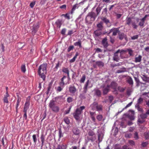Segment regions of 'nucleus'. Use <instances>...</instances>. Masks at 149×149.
Returning <instances> with one entry per match:
<instances>
[{"label": "nucleus", "mask_w": 149, "mask_h": 149, "mask_svg": "<svg viewBox=\"0 0 149 149\" xmlns=\"http://www.w3.org/2000/svg\"><path fill=\"white\" fill-rule=\"evenodd\" d=\"M102 7L101 5H99L96 9V14L93 11L89 12L85 19L86 23L88 24H92L95 20L97 16L99 14Z\"/></svg>", "instance_id": "obj_1"}, {"label": "nucleus", "mask_w": 149, "mask_h": 149, "mask_svg": "<svg viewBox=\"0 0 149 149\" xmlns=\"http://www.w3.org/2000/svg\"><path fill=\"white\" fill-rule=\"evenodd\" d=\"M47 64H43L40 65L38 68V74L43 80H45V75L47 73Z\"/></svg>", "instance_id": "obj_2"}, {"label": "nucleus", "mask_w": 149, "mask_h": 149, "mask_svg": "<svg viewBox=\"0 0 149 149\" xmlns=\"http://www.w3.org/2000/svg\"><path fill=\"white\" fill-rule=\"evenodd\" d=\"M85 108L84 106H83L77 108L75 112L73 113L74 118L77 120H79L80 118V116L82 111Z\"/></svg>", "instance_id": "obj_3"}, {"label": "nucleus", "mask_w": 149, "mask_h": 149, "mask_svg": "<svg viewBox=\"0 0 149 149\" xmlns=\"http://www.w3.org/2000/svg\"><path fill=\"white\" fill-rule=\"evenodd\" d=\"M87 139L88 141H94L96 139V136L95 133L92 131H90L88 132Z\"/></svg>", "instance_id": "obj_4"}, {"label": "nucleus", "mask_w": 149, "mask_h": 149, "mask_svg": "<svg viewBox=\"0 0 149 149\" xmlns=\"http://www.w3.org/2000/svg\"><path fill=\"white\" fill-rule=\"evenodd\" d=\"M147 115L146 114L143 113L141 114L138 118V123L141 124L143 123L145 121V119L147 117Z\"/></svg>", "instance_id": "obj_5"}, {"label": "nucleus", "mask_w": 149, "mask_h": 149, "mask_svg": "<svg viewBox=\"0 0 149 149\" xmlns=\"http://www.w3.org/2000/svg\"><path fill=\"white\" fill-rule=\"evenodd\" d=\"M119 28H113L110 30V32H112V35L114 36H116L117 33H118L120 32V31H119Z\"/></svg>", "instance_id": "obj_6"}, {"label": "nucleus", "mask_w": 149, "mask_h": 149, "mask_svg": "<svg viewBox=\"0 0 149 149\" xmlns=\"http://www.w3.org/2000/svg\"><path fill=\"white\" fill-rule=\"evenodd\" d=\"M66 78V76H64L61 79V82L59 83L60 86L63 88L65 84H67L66 81H64V79Z\"/></svg>", "instance_id": "obj_7"}, {"label": "nucleus", "mask_w": 149, "mask_h": 149, "mask_svg": "<svg viewBox=\"0 0 149 149\" xmlns=\"http://www.w3.org/2000/svg\"><path fill=\"white\" fill-rule=\"evenodd\" d=\"M69 91L72 95H74L77 91V89L74 86H70L69 87Z\"/></svg>", "instance_id": "obj_8"}, {"label": "nucleus", "mask_w": 149, "mask_h": 149, "mask_svg": "<svg viewBox=\"0 0 149 149\" xmlns=\"http://www.w3.org/2000/svg\"><path fill=\"white\" fill-rule=\"evenodd\" d=\"M72 131L74 134L75 135H79L80 134V130L77 127H74L72 130Z\"/></svg>", "instance_id": "obj_9"}, {"label": "nucleus", "mask_w": 149, "mask_h": 149, "mask_svg": "<svg viewBox=\"0 0 149 149\" xmlns=\"http://www.w3.org/2000/svg\"><path fill=\"white\" fill-rule=\"evenodd\" d=\"M56 102L53 100H51L49 103V106L51 109L56 106Z\"/></svg>", "instance_id": "obj_10"}, {"label": "nucleus", "mask_w": 149, "mask_h": 149, "mask_svg": "<svg viewBox=\"0 0 149 149\" xmlns=\"http://www.w3.org/2000/svg\"><path fill=\"white\" fill-rule=\"evenodd\" d=\"M89 80H88L86 82V83L84 85V93H86L87 92V88L88 87V86L89 85Z\"/></svg>", "instance_id": "obj_11"}, {"label": "nucleus", "mask_w": 149, "mask_h": 149, "mask_svg": "<svg viewBox=\"0 0 149 149\" xmlns=\"http://www.w3.org/2000/svg\"><path fill=\"white\" fill-rule=\"evenodd\" d=\"M29 102H27L25 103L24 108L23 112H24L26 113L27 110L29 109Z\"/></svg>", "instance_id": "obj_12"}, {"label": "nucleus", "mask_w": 149, "mask_h": 149, "mask_svg": "<svg viewBox=\"0 0 149 149\" xmlns=\"http://www.w3.org/2000/svg\"><path fill=\"white\" fill-rule=\"evenodd\" d=\"M39 28V26L38 25H33L32 29V33L33 34H35L37 31L38 29Z\"/></svg>", "instance_id": "obj_13"}, {"label": "nucleus", "mask_w": 149, "mask_h": 149, "mask_svg": "<svg viewBox=\"0 0 149 149\" xmlns=\"http://www.w3.org/2000/svg\"><path fill=\"white\" fill-rule=\"evenodd\" d=\"M109 85H108L107 87L104 88L103 86V94H107L109 91Z\"/></svg>", "instance_id": "obj_14"}, {"label": "nucleus", "mask_w": 149, "mask_h": 149, "mask_svg": "<svg viewBox=\"0 0 149 149\" xmlns=\"http://www.w3.org/2000/svg\"><path fill=\"white\" fill-rule=\"evenodd\" d=\"M117 86V84L114 81L112 82L110 86V87H111L112 89L115 90L116 89Z\"/></svg>", "instance_id": "obj_15"}, {"label": "nucleus", "mask_w": 149, "mask_h": 149, "mask_svg": "<svg viewBox=\"0 0 149 149\" xmlns=\"http://www.w3.org/2000/svg\"><path fill=\"white\" fill-rule=\"evenodd\" d=\"M62 71L67 74L68 78V79L70 78V76H69V71L68 69L67 68H63L62 70Z\"/></svg>", "instance_id": "obj_16"}, {"label": "nucleus", "mask_w": 149, "mask_h": 149, "mask_svg": "<svg viewBox=\"0 0 149 149\" xmlns=\"http://www.w3.org/2000/svg\"><path fill=\"white\" fill-rule=\"evenodd\" d=\"M74 44L75 46H79V48L82 47L81 41L80 39H79L78 41L74 43Z\"/></svg>", "instance_id": "obj_17"}, {"label": "nucleus", "mask_w": 149, "mask_h": 149, "mask_svg": "<svg viewBox=\"0 0 149 149\" xmlns=\"http://www.w3.org/2000/svg\"><path fill=\"white\" fill-rule=\"evenodd\" d=\"M102 30L101 29H98L94 32L95 35L97 36H99L102 34Z\"/></svg>", "instance_id": "obj_18"}, {"label": "nucleus", "mask_w": 149, "mask_h": 149, "mask_svg": "<svg viewBox=\"0 0 149 149\" xmlns=\"http://www.w3.org/2000/svg\"><path fill=\"white\" fill-rule=\"evenodd\" d=\"M97 102H94L91 105L90 107L91 108V109L93 110H95L96 109L97 107Z\"/></svg>", "instance_id": "obj_19"}, {"label": "nucleus", "mask_w": 149, "mask_h": 149, "mask_svg": "<svg viewBox=\"0 0 149 149\" xmlns=\"http://www.w3.org/2000/svg\"><path fill=\"white\" fill-rule=\"evenodd\" d=\"M118 38L120 40H122L125 37V34L123 33L119 32L118 33Z\"/></svg>", "instance_id": "obj_20"}, {"label": "nucleus", "mask_w": 149, "mask_h": 149, "mask_svg": "<svg viewBox=\"0 0 149 149\" xmlns=\"http://www.w3.org/2000/svg\"><path fill=\"white\" fill-rule=\"evenodd\" d=\"M103 22H104L106 24L107 26L109 27L110 26L111 24L109 22V20L108 19L106 18H103Z\"/></svg>", "instance_id": "obj_21"}, {"label": "nucleus", "mask_w": 149, "mask_h": 149, "mask_svg": "<svg viewBox=\"0 0 149 149\" xmlns=\"http://www.w3.org/2000/svg\"><path fill=\"white\" fill-rule=\"evenodd\" d=\"M142 56L139 55L138 57H136L135 58V62L136 63L140 62L141 61Z\"/></svg>", "instance_id": "obj_22"}, {"label": "nucleus", "mask_w": 149, "mask_h": 149, "mask_svg": "<svg viewBox=\"0 0 149 149\" xmlns=\"http://www.w3.org/2000/svg\"><path fill=\"white\" fill-rule=\"evenodd\" d=\"M132 21L131 17H127L126 19V24L128 25H130L132 23Z\"/></svg>", "instance_id": "obj_23"}, {"label": "nucleus", "mask_w": 149, "mask_h": 149, "mask_svg": "<svg viewBox=\"0 0 149 149\" xmlns=\"http://www.w3.org/2000/svg\"><path fill=\"white\" fill-rule=\"evenodd\" d=\"M127 82L130 85L132 86L133 85V80L132 78L130 77H129L127 78Z\"/></svg>", "instance_id": "obj_24"}, {"label": "nucleus", "mask_w": 149, "mask_h": 149, "mask_svg": "<svg viewBox=\"0 0 149 149\" xmlns=\"http://www.w3.org/2000/svg\"><path fill=\"white\" fill-rule=\"evenodd\" d=\"M107 39L105 38L103 39V46L105 47H106L108 46V44L107 42Z\"/></svg>", "instance_id": "obj_25"}, {"label": "nucleus", "mask_w": 149, "mask_h": 149, "mask_svg": "<svg viewBox=\"0 0 149 149\" xmlns=\"http://www.w3.org/2000/svg\"><path fill=\"white\" fill-rule=\"evenodd\" d=\"M52 111L55 112H58L59 111V108L57 106H56V107H53V108L51 109Z\"/></svg>", "instance_id": "obj_26"}, {"label": "nucleus", "mask_w": 149, "mask_h": 149, "mask_svg": "<svg viewBox=\"0 0 149 149\" xmlns=\"http://www.w3.org/2000/svg\"><path fill=\"white\" fill-rule=\"evenodd\" d=\"M56 24L57 27H58L59 28H60L62 24L61 21L59 19L56 22Z\"/></svg>", "instance_id": "obj_27"}, {"label": "nucleus", "mask_w": 149, "mask_h": 149, "mask_svg": "<svg viewBox=\"0 0 149 149\" xmlns=\"http://www.w3.org/2000/svg\"><path fill=\"white\" fill-rule=\"evenodd\" d=\"M97 26L98 29L102 30V22H101L97 24Z\"/></svg>", "instance_id": "obj_28"}, {"label": "nucleus", "mask_w": 149, "mask_h": 149, "mask_svg": "<svg viewBox=\"0 0 149 149\" xmlns=\"http://www.w3.org/2000/svg\"><path fill=\"white\" fill-rule=\"evenodd\" d=\"M131 24L133 26V28L134 29H136L137 28L138 26L136 24L135 21H132Z\"/></svg>", "instance_id": "obj_29"}, {"label": "nucleus", "mask_w": 149, "mask_h": 149, "mask_svg": "<svg viewBox=\"0 0 149 149\" xmlns=\"http://www.w3.org/2000/svg\"><path fill=\"white\" fill-rule=\"evenodd\" d=\"M64 122L67 125H69L70 123V121L68 118L67 117H65L64 119Z\"/></svg>", "instance_id": "obj_30"}, {"label": "nucleus", "mask_w": 149, "mask_h": 149, "mask_svg": "<svg viewBox=\"0 0 149 149\" xmlns=\"http://www.w3.org/2000/svg\"><path fill=\"white\" fill-rule=\"evenodd\" d=\"M134 139L136 140L138 139L139 138L138 133V132H136L134 133Z\"/></svg>", "instance_id": "obj_31"}, {"label": "nucleus", "mask_w": 149, "mask_h": 149, "mask_svg": "<svg viewBox=\"0 0 149 149\" xmlns=\"http://www.w3.org/2000/svg\"><path fill=\"white\" fill-rule=\"evenodd\" d=\"M127 51L128 52L130 56H132L133 55V52L130 49H127Z\"/></svg>", "instance_id": "obj_32"}, {"label": "nucleus", "mask_w": 149, "mask_h": 149, "mask_svg": "<svg viewBox=\"0 0 149 149\" xmlns=\"http://www.w3.org/2000/svg\"><path fill=\"white\" fill-rule=\"evenodd\" d=\"M143 99L141 97H140L138 100L136 105H139L141 103L143 102Z\"/></svg>", "instance_id": "obj_33"}, {"label": "nucleus", "mask_w": 149, "mask_h": 149, "mask_svg": "<svg viewBox=\"0 0 149 149\" xmlns=\"http://www.w3.org/2000/svg\"><path fill=\"white\" fill-rule=\"evenodd\" d=\"M95 94L98 96L101 95V92L98 89H96L95 90Z\"/></svg>", "instance_id": "obj_34"}, {"label": "nucleus", "mask_w": 149, "mask_h": 149, "mask_svg": "<svg viewBox=\"0 0 149 149\" xmlns=\"http://www.w3.org/2000/svg\"><path fill=\"white\" fill-rule=\"evenodd\" d=\"M148 144V141H146L145 142H143L142 143L141 146L143 147H146L147 146Z\"/></svg>", "instance_id": "obj_35"}, {"label": "nucleus", "mask_w": 149, "mask_h": 149, "mask_svg": "<svg viewBox=\"0 0 149 149\" xmlns=\"http://www.w3.org/2000/svg\"><path fill=\"white\" fill-rule=\"evenodd\" d=\"M32 138L34 143L36 144L37 141V139L36 134H33L32 136Z\"/></svg>", "instance_id": "obj_36"}, {"label": "nucleus", "mask_w": 149, "mask_h": 149, "mask_svg": "<svg viewBox=\"0 0 149 149\" xmlns=\"http://www.w3.org/2000/svg\"><path fill=\"white\" fill-rule=\"evenodd\" d=\"M21 71L23 72H25L26 71V67L24 65H22L21 67Z\"/></svg>", "instance_id": "obj_37"}, {"label": "nucleus", "mask_w": 149, "mask_h": 149, "mask_svg": "<svg viewBox=\"0 0 149 149\" xmlns=\"http://www.w3.org/2000/svg\"><path fill=\"white\" fill-rule=\"evenodd\" d=\"M86 79V76L85 75H83L81 78V79L80 82L81 83H84Z\"/></svg>", "instance_id": "obj_38"}, {"label": "nucleus", "mask_w": 149, "mask_h": 149, "mask_svg": "<svg viewBox=\"0 0 149 149\" xmlns=\"http://www.w3.org/2000/svg\"><path fill=\"white\" fill-rule=\"evenodd\" d=\"M125 71V68H124L123 69H120V70H117V71L116 72V73H119L124 72Z\"/></svg>", "instance_id": "obj_39"}, {"label": "nucleus", "mask_w": 149, "mask_h": 149, "mask_svg": "<svg viewBox=\"0 0 149 149\" xmlns=\"http://www.w3.org/2000/svg\"><path fill=\"white\" fill-rule=\"evenodd\" d=\"M63 88L61 86H58L56 88V90L58 92H60L63 90Z\"/></svg>", "instance_id": "obj_40"}, {"label": "nucleus", "mask_w": 149, "mask_h": 149, "mask_svg": "<svg viewBox=\"0 0 149 149\" xmlns=\"http://www.w3.org/2000/svg\"><path fill=\"white\" fill-rule=\"evenodd\" d=\"M144 23L145 22L141 20V21L139 23V25L140 27H144Z\"/></svg>", "instance_id": "obj_41"}, {"label": "nucleus", "mask_w": 149, "mask_h": 149, "mask_svg": "<svg viewBox=\"0 0 149 149\" xmlns=\"http://www.w3.org/2000/svg\"><path fill=\"white\" fill-rule=\"evenodd\" d=\"M128 142L130 145L132 146H134L135 145L134 141L132 140H129Z\"/></svg>", "instance_id": "obj_42"}, {"label": "nucleus", "mask_w": 149, "mask_h": 149, "mask_svg": "<svg viewBox=\"0 0 149 149\" xmlns=\"http://www.w3.org/2000/svg\"><path fill=\"white\" fill-rule=\"evenodd\" d=\"M125 137L127 138H130L132 136V134L131 133H126L125 135Z\"/></svg>", "instance_id": "obj_43"}, {"label": "nucleus", "mask_w": 149, "mask_h": 149, "mask_svg": "<svg viewBox=\"0 0 149 149\" xmlns=\"http://www.w3.org/2000/svg\"><path fill=\"white\" fill-rule=\"evenodd\" d=\"M97 107L96 109L98 111H102V106L101 105H97Z\"/></svg>", "instance_id": "obj_44"}, {"label": "nucleus", "mask_w": 149, "mask_h": 149, "mask_svg": "<svg viewBox=\"0 0 149 149\" xmlns=\"http://www.w3.org/2000/svg\"><path fill=\"white\" fill-rule=\"evenodd\" d=\"M83 92L84 93L80 94L79 95L80 98L82 99H84L85 98V95L84 94L85 93L83 91Z\"/></svg>", "instance_id": "obj_45"}, {"label": "nucleus", "mask_w": 149, "mask_h": 149, "mask_svg": "<svg viewBox=\"0 0 149 149\" xmlns=\"http://www.w3.org/2000/svg\"><path fill=\"white\" fill-rule=\"evenodd\" d=\"M73 100V98L71 97H68L67 99V101L68 103H70L72 102Z\"/></svg>", "instance_id": "obj_46"}, {"label": "nucleus", "mask_w": 149, "mask_h": 149, "mask_svg": "<svg viewBox=\"0 0 149 149\" xmlns=\"http://www.w3.org/2000/svg\"><path fill=\"white\" fill-rule=\"evenodd\" d=\"M139 37V36L138 35H136L132 37L131 38L132 40H134L135 39H137Z\"/></svg>", "instance_id": "obj_47"}, {"label": "nucleus", "mask_w": 149, "mask_h": 149, "mask_svg": "<svg viewBox=\"0 0 149 149\" xmlns=\"http://www.w3.org/2000/svg\"><path fill=\"white\" fill-rule=\"evenodd\" d=\"M74 47V46L72 45L70 46L67 49L68 52H70L71 50L73 49Z\"/></svg>", "instance_id": "obj_48"}, {"label": "nucleus", "mask_w": 149, "mask_h": 149, "mask_svg": "<svg viewBox=\"0 0 149 149\" xmlns=\"http://www.w3.org/2000/svg\"><path fill=\"white\" fill-rule=\"evenodd\" d=\"M77 5H78L77 4H76L74 5L73 6L72 9V11H71L72 13V12H74V11L75 10V9H76V8H78V7H77Z\"/></svg>", "instance_id": "obj_49"}, {"label": "nucleus", "mask_w": 149, "mask_h": 149, "mask_svg": "<svg viewBox=\"0 0 149 149\" xmlns=\"http://www.w3.org/2000/svg\"><path fill=\"white\" fill-rule=\"evenodd\" d=\"M145 138L146 139H149V135L148 133H145L144 134Z\"/></svg>", "instance_id": "obj_50"}, {"label": "nucleus", "mask_w": 149, "mask_h": 149, "mask_svg": "<svg viewBox=\"0 0 149 149\" xmlns=\"http://www.w3.org/2000/svg\"><path fill=\"white\" fill-rule=\"evenodd\" d=\"M118 89L120 92H123L124 91L125 89L120 86H119L118 87Z\"/></svg>", "instance_id": "obj_51"}, {"label": "nucleus", "mask_w": 149, "mask_h": 149, "mask_svg": "<svg viewBox=\"0 0 149 149\" xmlns=\"http://www.w3.org/2000/svg\"><path fill=\"white\" fill-rule=\"evenodd\" d=\"M102 118V115H99L97 117V119L99 121L101 120Z\"/></svg>", "instance_id": "obj_52"}, {"label": "nucleus", "mask_w": 149, "mask_h": 149, "mask_svg": "<svg viewBox=\"0 0 149 149\" xmlns=\"http://www.w3.org/2000/svg\"><path fill=\"white\" fill-rule=\"evenodd\" d=\"M132 102H130V103H129L128 104H127V105H126V106L125 107V108H124V109H123V110L124 109H127V108H128V107H130V106L131 105H132Z\"/></svg>", "instance_id": "obj_53"}, {"label": "nucleus", "mask_w": 149, "mask_h": 149, "mask_svg": "<svg viewBox=\"0 0 149 149\" xmlns=\"http://www.w3.org/2000/svg\"><path fill=\"white\" fill-rule=\"evenodd\" d=\"M61 149H66L67 148V146L66 145H61Z\"/></svg>", "instance_id": "obj_54"}, {"label": "nucleus", "mask_w": 149, "mask_h": 149, "mask_svg": "<svg viewBox=\"0 0 149 149\" xmlns=\"http://www.w3.org/2000/svg\"><path fill=\"white\" fill-rule=\"evenodd\" d=\"M120 51V50H118L114 54V56L113 57H117L118 56V54Z\"/></svg>", "instance_id": "obj_55"}, {"label": "nucleus", "mask_w": 149, "mask_h": 149, "mask_svg": "<svg viewBox=\"0 0 149 149\" xmlns=\"http://www.w3.org/2000/svg\"><path fill=\"white\" fill-rule=\"evenodd\" d=\"M148 16H149V15H146L142 19H141V20L145 22L147 17Z\"/></svg>", "instance_id": "obj_56"}, {"label": "nucleus", "mask_w": 149, "mask_h": 149, "mask_svg": "<svg viewBox=\"0 0 149 149\" xmlns=\"http://www.w3.org/2000/svg\"><path fill=\"white\" fill-rule=\"evenodd\" d=\"M63 15L65 17L67 18L68 19H70V16L68 14H66L65 15L63 14Z\"/></svg>", "instance_id": "obj_57"}, {"label": "nucleus", "mask_w": 149, "mask_h": 149, "mask_svg": "<svg viewBox=\"0 0 149 149\" xmlns=\"http://www.w3.org/2000/svg\"><path fill=\"white\" fill-rule=\"evenodd\" d=\"M136 106L137 107V109L138 111L142 112L143 111V109L140 107L139 104L136 105Z\"/></svg>", "instance_id": "obj_58"}, {"label": "nucleus", "mask_w": 149, "mask_h": 149, "mask_svg": "<svg viewBox=\"0 0 149 149\" xmlns=\"http://www.w3.org/2000/svg\"><path fill=\"white\" fill-rule=\"evenodd\" d=\"M66 31V29L65 28H64L61 31V33L63 35H64L65 34V32Z\"/></svg>", "instance_id": "obj_59"}, {"label": "nucleus", "mask_w": 149, "mask_h": 149, "mask_svg": "<svg viewBox=\"0 0 149 149\" xmlns=\"http://www.w3.org/2000/svg\"><path fill=\"white\" fill-rule=\"evenodd\" d=\"M40 139H41V141L44 142L45 139V136L43 134H42L41 135Z\"/></svg>", "instance_id": "obj_60"}, {"label": "nucleus", "mask_w": 149, "mask_h": 149, "mask_svg": "<svg viewBox=\"0 0 149 149\" xmlns=\"http://www.w3.org/2000/svg\"><path fill=\"white\" fill-rule=\"evenodd\" d=\"M60 8L61 9H65L66 8V5L65 4L61 6L60 7Z\"/></svg>", "instance_id": "obj_61"}, {"label": "nucleus", "mask_w": 149, "mask_h": 149, "mask_svg": "<svg viewBox=\"0 0 149 149\" xmlns=\"http://www.w3.org/2000/svg\"><path fill=\"white\" fill-rule=\"evenodd\" d=\"M113 59L114 61L117 62L119 60L118 56H117V57H113Z\"/></svg>", "instance_id": "obj_62"}, {"label": "nucleus", "mask_w": 149, "mask_h": 149, "mask_svg": "<svg viewBox=\"0 0 149 149\" xmlns=\"http://www.w3.org/2000/svg\"><path fill=\"white\" fill-rule=\"evenodd\" d=\"M59 136L60 138L63 137V134L61 130L59 131Z\"/></svg>", "instance_id": "obj_63"}, {"label": "nucleus", "mask_w": 149, "mask_h": 149, "mask_svg": "<svg viewBox=\"0 0 149 149\" xmlns=\"http://www.w3.org/2000/svg\"><path fill=\"white\" fill-rule=\"evenodd\" d=\"M70 149H79L78 147L76 146H72Z\"/></svg>", "instance_id": "obj_64"}]
</instances>
